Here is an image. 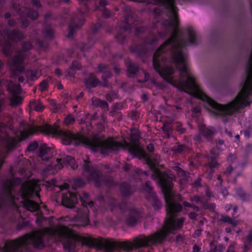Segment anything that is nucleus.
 <instances>
[{"instance_id": "nucleus-1", "label": "nucleus", "mask_w": 252, "mask_h": 252, "mask_svg": "<svg viewBox=\"0 0 252 252\" xmlns=\"http://www.w3.org/2000/svg\"><path fill=\"white\" fill-rule=\"evenodd\" d=\"M159 158L157 157L155 161L151 158L147 159L148 163L151 168H153L155 173L156 178L160 182L162 189L164 194L165 201L167 205V217L162 229L159 232L149 236L141 235L133 240L134 248L145 247L150 244L160 243L165 236L172 230L180 228L184 223V219H176L174 214L182 210V206L175 202L181 200V196L179 194L175 195L171 190L173 184L171 180L175 179L174 175L170 176L166 174H162L156 166L159 162Z\"/></svg>"}, {"instance_id": "nucleus-2", "label": "nucleus", "mask_w": 252, "mask_h": 252, "mask_svg": "<svg viewBox=\"0 0 252 252\" xmlns=\"http://www.w3.org/2000/svg\"><path fill=\"white\" fill-rule=\"evenodd\" d=\"M59 124L60 122L58 121L53 126L46 125L43 126H31L28 130L21 132L20 139L24 140L29 135L40 131L46 134H52L54 136H60L63 143L65 145H70L72 143L75 145L82 144L94 151H100L104 155L111 151H117L123 146L121 144L111 138L106 140H102L96 137L90 139L79 134H73L70 131L62 130L59 127Z\"/></svg>"}, {"instance_id": "nucleus-3", "label": "nucleus", "mask_w": 252, "mask_h": 252, "mask_svg": "<svg viewBox=\"0 0 252 252\" xmlns=\"http://www.w3.org/2000/svg\"><path fill=\"white\" fill-rule=\"evenodd\" d=\"M45 234L63 236L69 238L74 241H79L83 245L88 247H94L97 243L96 239L90 237H83L75 233L67 227L60 225L56 228H45L32 234H27L19 240L7 242L5 244V252H12L20 247L32 243L38 248L43 247L42 237Z\"/></svg>"}, {"instance_id": "nucleus-4", "label": "nucleus", "mask_w": 252, "mask_h": 252, "mask_svg": "<svg viewBox=\"0 0 252 252\" xmlns=\"http://www.w3.org/2000/svg\"><path fill=\"white\" fill-rule=\"evenodd\" d=\"M39 188L36 182L32 181H28L22 185L19 192L24 207L31 212H34L38 209V204L30 199L32 198L34 192L37 196H38L37 192L39 190Z\"/></svg>"}, {"instance_id": "nucleus-5", "label": "nucleus", "mask_w": 252, "mask_h": 252, "mask_svg": "<svg viewBox=\"0 0 252 252\" xmlns=\"http://www.w3.org/2000/svg\"><path fill=\"white\" fill-rule=\"evenodd\" d=\"M80 198L82 202V205L84 206L83 212L78 214L80 221L81 222L80 225L86 226L89 223V211L86 208L88 206L92 208L94 206L92 201L89 200V195L86 192H83L80 196Z\"/></svg>"}, {"instance_id": "nucleus-6", "label": "nucleus", "mask_w": 252, "mask_h": 252, "mask_svg": "<svg viewBox=\"0 0 252 252\" xmlns=\"http://www.w3.org/2000/svg\"><path fill=\"white\" fill-rule=\"evenodd\" d=\"M159 2H163L167 5L171 13V17L168 25L175 27L179 25V21L177 17L176 7L174 5V0H158Z\"/></svg>"}, {"instance_id": "nucleus-7", "label": "nucleus", "mask_w": 252, "mask_h": 252, "mask_svg": "<svg viewBox=\"0 0 252 252\" xmlns=\"http://www.w3.org/2000/svg\"><path fill=\"white\" fill-rule=\"evenodd\" d=\"M125 148H127L131 154L139 158L145 157V153L137 141L133 142L132 140L130 143H125Z\"/></svg>"}, {"instance_id": "nucleus-8", "label": "nucleus", "mask_w": 252, "mask_h": 252, "mask_svg": "<svg viewBox=\"0 0 252 252\" xmlns=\"http://www.w3.org/2000/svg\"><path fill=\"white\" fill-rule=\"evenodd\" d=\"M77 202L76 195L71 192H67L63 194L62 198V204L68 208H73L74 205Z\"/></svg>"}, {"instance_id": "nucleus-9", "label": "nucleus", "mask_w": 252, "mask_h": 252, "mask_svg": "<svg viewBox=\"0 0 252 252\" xmlns=\"http://www.w3.org/2000/svg\"><path fill=\"white\" fill-rule=\"evenodd\" d=\"M23 58L22 57H16L11 63H9L14 73L21 71L23 69L22 63Z\"/></svg>"}, {"instance_id": "nucleus-10", "label": "nucleus", "mask_w": 252, "mask_h": 252, "mask_svg": "<svg viewBox=\"0 0 252 252\" xmlns=\"http://www.w3.org/2000/svg\"><path fill=\"white\" fill-rule=\"evenodd\" d=\"M117 244V242L108 240H105L101 243L105 252H113L115 250H118Z\"/></svg>"}, {"instance_id": "nucleus-11", "label": "nucleus", "mask_w": 252, "mask_h": 252, "mask_svg": "<svg viewBox=\"0 0 252 252\" xmlns=\"http://www.w3.org/2000/svg\"><path fill=\"white\" fill-rule=\"evenodd\" d=\"M39 156L42 160H46L52 156V154L49 148L43 146L39 149Z\"/></svg>"}, {"instance_id": "nucleus-12", "label": "nucleus", "mask_w": 252, "mask_h": 252, "mask_svg": "<svg viewBox=\"0 0 252 252\" xmlns=\"http://www.w3.org/2000/svg\"><path fill=\"white\" fill-rule=\"evenodd\" d=\"M99 84V80L94 74H91L86 81V86L88 89L95 87Z\"/></svg>"}, {"instance_id": "nucleus-13", "label": "nucleus", "mask_w": 252, "mask_h": 252, "mask_svg": "<svg viewBox=\"0 0 252 252\" xmlns=\"http://www.w3.org/2000/svg\"><path fill=\"white\" fill-rule=\"evenodd\" d=\"M118 250L130 251L134 248L133 242H117Z\"/></svg>"}, {"instance_id": "nucleus-14", "label": "nucleus", "mask_w": 252, "mask_h": 252, "mask_svg": "<svg viewBox=\"0 0 252 252\" xmlns=\"http://www.w3.org/2000/svg\"><path fill=\"white\" fill-rule=\"evenodd\" d=\"M200 130L203 135L206 138L211 137L215 133V129L213 127H208L205 126H202L200 128Z\"/></svg>"}, {"instance_id": "nucleus-15", "label": "nucleus", "mask_w": 252, "mask_h": 252, "mask_svg": "<svg viewBox=\"0 0 252 252\" xmlns=\"http://www.w3.org/2000/svg\"><path fill=\"white\" fill-rule=\"evenodd\" d=\"M53 218H50L48 219L43 218L42 217H39L36 220V222L38 225H46L48 224L51 226L53 224Z\"/></svg>"}, {"instance_id": "nucleus-16", "label": "nucleus", "mask_w": 252, "mask_h": 252, "mask_svg": "<svg viewBox=\"0 0 252 252\" xmlns=\"http://www.w3.org/2000/svg\"><path fill=\"white\" fill-rule=\"evenodd\" d=\"M127 67L128 75L130 77H133V75L138 70L137 66L132 63H130L129 64H127Z\"/></svg>"}, {"instance_id": "nucleus-17", "label": "nucleus", "mask_w": 252, "mask_h": 252, "mask_svg": "<svg viewBox=\"0 0 252 252\" xmlns=\"http://www.w3.org/2000/svg\"><path fill=\"white\" fill-rule=\"evenodd\" d=\"M20 180L19 179H16L15 181H8L6 185H5V188H6V190H7L8 192H7V198L8 199H12V197L11 196L10 193L9 192V189H10V188L14 186V185H15L16 183H20Z\"/></svg>"}, {"instance_id": "nucleus-18", "label": "nucleus", "mask_w": 252, "mask_h": 252, "mask_svg": "<svg viewBox=\"0 0 252 252\" xmlns=\"http://www.w3.org/2000/svg\"><path fill=\"white\" fill-rule=\"evenodd\" d=\"M30 105L37 111H41L44 109V107L40 101H32L30 103Z\"/></svg>"}, {"instance_id": "nucleus-19", "label": "nucleus", "mask_w": 252, "mask_h": 252, "mask_svg": "<svg viewBox=\"0 0 252 252\" xmlns=\"http://www.w3.org/2000/svg\"><path fill=\"white\" fill-rule=\"evenodd\" d=\"M62 159L61 158H57L56 159V164L53 165V168L51 169H49L48 170H52V173H54L57 172L58 170L61 169L63 167V162H61Z\"/></svg>"}, {"instance_id": "nucleus-20", "label": "nucleus", "mask_w": 252, "mask_h": 252, "mask_svg": "<svg viewBox=\"0 0 252 252\" xmlns=\"http://www.w3.org/2000/svg\"><path fill=\"white\" fill-rule=\"evenodd\" d=\"M22 98L19 96L13 95L11 98V104L12 105L16 106L21 103Z\"/></svg>"}, {"instance_id": "nucleus-21", "label": "nucleus", "mask_w": 252, "mask_h": 252, "mask_svg": "<svg viewBox=\"0 0 252 252\" xmlns=\"http://www.w3.org/2000/svg\"><path fill=\"white\" fill-rule=\"evenodd\" d=\"M173 169L177 173L178 176L182 178L183 180L185 181L187 179L186 173L180 167L175 166Z\"/></svg>"}, {"instance_id": "nucleus-22", "label": "nucleus", "mask_w": 252, "mask_h": 252, "mask_svg": "<svg viewBox=\"0 0 252 252\" xmlns=\"http://www.w3.org/2000/svg\"><path fill=\"white\" fill-rule=\"evenodd\" d=\"M9 90L15 93H20L21 91L20 87L19 85H15L13 83H10L8 85Z\"/></svg>"}, {"instance_id": "nucleus-23", "label": "nucleus", "mask_w": 252, "mask_h": 252, "mask_svg": "<svg viewBox=\"0 0 252 252\" xmlns=\"http://www.w3.org/2000/svg\"><path fill=\"white\" fill-rule=\"evenodd\" d=\"M92 104L93 105L95 106H105L107 105V104L105 101L95 98H93L92 99Z\"/></svg>"}, {"instance_id": "nucleus-24", "label": "nucleus", "mask_w": 252, "mask_h": 252, "mask_svg": "<svg viewBox=\"0 0 252 252\" xmlns=\"http://www.w3.org/2000/svg\"><path fill=\"white\" fill-rule=\"evenodd\" d=\"M189 34V41L190 43L191 44H196L197 43L196 40L197 37L196 34L195 33V32L192 30H190Z\"/></svg>"}, {"instance_id": "nucleus-25", "label": "nucleus", "mask_w": 252, "mask_h": 252, "mask_svg": "<svg viewBox=\"0 0 252 252\" xmlns=\"http://www.w3.org/2000/svg\"><path fill=\"white\" fill-rule=\"evenodd\" d=\"M66 160L72 168L76 169L77 168V165L73 158L71 157H67Z\"/></svg>"}, {"instance_id": "nucleus-26", "label": "nucleus", "mask_w": 252, "mask_h": 252, "mask_svg": "<svg viewBox=\"0 0 252 252\" xmlns=\"http://www.w3.org/2000/svg\"><path fill=\"white\" fill-rule=\"evenodd\" d=\"M75 122V118L71 115H68L64 119V123L66 125H69Z\"/></svg>"}, {"instance_id": "nucleus-27", "label": "nucleus", "mask_w": 252, "mask_h": 252, "mask_svg": "<svg viewBox=\"0 0 252 252\" xmlns=\"http://www.w3.org/2000/svg\"><path fill=\"white\" fill-rule=\"evenodd\" d=\"M112 76V74L109 71H107L106 72H104L102 75V78L104 80V83L103 86L104 87L107 86V83L106 82V80L108 78L111 77Z\"/></svg>"}, {"instance_id": "nucleus-28", "label": "nucleus", "mask_w": 252, "mask_h": 252, "mask_svg": "<svg viewBox=\"0 0 252 252\" xmlns=\"http://www.w3.org/2000/svg\"><path fill=\"white\" fill-rule=\"evenodd\" d=\"M27 78L29 80L33 81L37 78L36 74L32 71H29L27 73Z\"/></svg>"}, {"instance_id": "nucleus-29", "label": "nucleus", "mask_w": 252, "mask_h": 252, "mask_svg": "<svg viewBox=\"0 0 252 252\" xmlns=\"http://www.w3.org/2000/svg\"><path fill=\"white\" fill-rule=\"evenodd\" d=\"M28 14L33 20L36 19L38 17V13L35 10H30Z\"/></svg>"}, {"instance_id": "nucleus-30", "label": "nucleus", "mask_w": 252, "mask_h": 252, "mask_svg": "<svg viewBox=\"0 0 252 252\" xmlns=\"http://www.w3.org/2000/svg\"><path fill=\"white\" fill-rule=\"evenodd\" d=\"M99 178V173L98 171H94L91 173V180L94 182H96Z\"/></svg>"}, {"instance_id": "nucleus-31", "label": "nucleus", "mask_w": 252, "mask_h": 252, "mask_svg": "<svg viewBox=\"0 0 252 252\" xmlns=\"http://www.w3.org/2000/svg\"><path fill=\"white\" fill-rule=\"evenodd\" d=\"M38 147V144L36 142H33L31 143L28 147V150L29 151H32L35 150Z\"/></svg>"}, {"instance_id": "nucleus-32", "label": "nucleus", "mask_w": 252, "mask_h": 252, "mask_svg": "<svg viewBox=\"0 0 252 252\" xmlns=\"http://www.w3.org/2000/svg\"><path fill=\"white\" fill-rule=\"evenodd\" d=\"M151 201L154 203L153 205L155 206H157V208H159L161 206L160 202H159V201L157 199V198H156L155 197H153L152 198V200Z\"/></svg>"}, {"instance_id": "nucleus-33", "label": "nucleus", "mask_w": 252, "mask_h": 252, "mask_svg": "<svg viewBox=\"0 0 252 252\" xmlns=\"http://www.w3.org/2000/svg\"><path fill=\"white\" fill-rule=\"evenodd\" d=\"M98 71L99 72H106L107 70V66L105 64H99L98 66Z\"/></svg>"}, {"instance_id": "nucleus-34", "label": "nucleus", "mask_w": 252, "mask_h": 252, "mask_svg": "<svg viewBox=\"0 0 252 252\" xmlns=\"http://www.w3.org/2000/svg\"><path fill=\"white\" fill-rule=\"evenodd\" d=\"M221 220L223 222H228L229 223H233V220L227 216H222L221 219Z\"/></svg>"}, {"instance_id": "nucleus-35", "label": "nucleus", "mask_w": 252, "mask_h": 252, "mask_svg": "<svg viewBox=\"0 0 252 252\" xmlns=\"http://www.w3.org/2000/svg\"><path fill=\"white\" fill-rule=\"evenodd\" d=\"M49 101L50 104H51L52 105H53L54 106H56V108H55V109L54 110V111L55 112H57L58 109L60 108V105H57L56 104V102L55 101V100H53V99L49 100Z\"/></svg>"}, {"instance_id": "nucleus-36", "label": "nucleus", "mask_w": 252, "mask_h": 252, "mask_svg": "<svg viewBox=\"0 0 252 252\" xmlns=\"http://www.w3.org/2000/svg\"><path fill=\"white\" fill-rule=\"evenodd\" d=\"M10 39L15 41L20 40V37L18 33H14L12 35H10Z\"/></svg>"}, {"instance_id": "nucleus-37", "label": "nucleus", "mask_w": 252, "mask_h": 252, "mask_svg": "<svg viewBox=\"0 0 252 252\" xmlns=\"http://www.w3.org/2000/svg\"><path fill=\"white\" fill-rule=\"evenodd\" d=\"M219 163L215 159L211 158V162L209 163V166L211 168L212 167H217L219 166Z\"/></svg>"}, {"instance_id": "nucleus-38", "label": "nucleus", "mask_w": 252, "mask_h": 252, "mask_svg": "<svg viewBox=\"0 0 252 252\" xmlns=\"http://www.w3.org/2000/svg\"><path fill=\"white\" fill-rule=\"evenodd\" d=\"M47 86H48L47 82L45 81L42 82L40 84V85H39L40 89H41V90L42 91H44L45 90H46L47 89Z\"/></svg>"}, {"instance_id": "nucleus-39", "label": "nucleus", "mask_w": 252, "mask_h": 252, "mask_svg": "<svg viewBox=\"0 0 252 252\" xmlns=\"http://www.w3.org/2000/svg\"><path fill=\"white\" fill-rule=\"evenodd\" d=\"M74 247V244H71L70 246H69V242H67L64 245V249L67 250L69 252H70L71 250L72 249H73Z\"/></svg>"}, {"instance_id": "nucleus-40", "label": "nucleus", "mask_w": 252, "mask_h": 252, "mask_svg": "<svg viewBox=\"0 0 252 252\" xmlns=\"http://www.w3.org/2000/svg\"><path fill=\"white\" fill-rule=\"evenodd\" d=\"M247 240L248 243H252V231H250L247 237Z\"/></svg>"}, {"instance_id": "nucleus-41", "label": "nucleus", "mask_w": 252, "mask_h": 252, "mask_svg": "<svg viewBox=\"0 0 252 252\" xmlns=\"http://www.w3.org/2000/svg\"><path fill=\"white\" fill-rule=\"evenodd\" d=\"M184 205L185 207H191L192 208H193L194 209H196L197 211L198 210V207L197 206H193V205H190L189 204V203H188V202H184Z\"/></svg>"}, {"instance_id": "nucleus-42", "label": "nucleus", "mask_w": 252, "mask_h": 252, "mask_svg": "<svg viewBox=\"0 0 252 252\" xmlns=\"http://www.w3.org/2000/svg\"><path fill=\"white\" fill-rule=\"evenodd\" d=\"M23 48L25 50H29L32 48V45L30 43H26L23 45Z\"/></svg>"}, {"instance_id": "nucleus-43", "label": "nucleus", "mask_w": 252, "mask_h": 252, "mask_svg": "<svg viewBox=\"0 0 252 252\" xmlns=\"http://www.w3.org/2000/svg\"><path fill=\"white\" fill-rule=\"evenodd\" d=\"M72 68L73 69H79V63H77V62L73 63Z\"/></svg>"}, {"instance_id": "nucleus-44", "label": "nucleus", "mask_w": 252, "mask_h": 252, "mask_svg": "<svg viewBox=\"0 0 252 252\" xmlns=\"http://www.w3.org/2000/svg\"><path fill=\"white\" fill-rule=\"evenodd\" d=\"M147 149L149 152H153L154 150V148L153 145L152 144H149L147 146Z\"/></svg>"}, {"instance_id": "nucleus-45", "label": "nucleus", "mask_w": 252, "mask_h": 252, "mask_svg": "<svg viewBox=\"0 0 252 252\" xmlns=\"http://www.w3.org/2000/svg\"><path fill=\"white\" fill-rule=\"evenodd\" d=\"M142 73L145 76V79L144 81H142L141 82H144L147 81L149 79V74H147L144 70H142Z\"/></svg>"}, {"instance_id": "nucleus-46", "label": "nucleus", "mask_w": 252, "mask_h": 252, "mask_svg": "<svg viewBox=\"0 0 252 252\" xmlns=\"http://www.w3.org/2000/svg\"><path fill=\"white\" fill-rule=\"evenodd\" d=\"M197 216V214L195 213H190L189 214V217L191 219H194Z\"/></svg>"}, {"instance_id": "nucleus-47", "label": "nucleus", "mask_w": 252, "mask_h": 252, "mask_svg": "<svg viewBox=\"0 0 252 252\" xmlns=\"http://www.w3.org/2000/svg\"><path fill=\"white\" fill-rule=\"evenodd\" d=\"M32 4L36 6H40V2L38 0H32Z\"/></svg>"}, {"instance_id": "nucleus-48", "label": "nucleus", "mask_w": 252, "mask_h": 252, "mask_svg": "<svg viewBox=\"0 0 252 252\" xmlns=\"http://www.w3.org/2000/svg\"><path fill=\"white\" fill-rule=\"evenodd\" d=\"M146 188H147V189L148 190H151L152 189V187H151V186L150 185V182H146Z\"/></svg>"}, {"instance_id": "nucleus-49", "label": "nucleus", "mask_w": 252, "mask_h": 252, "mask_svg": "<svg viewBox=\"0 0 252 252\" xmlns=\"http://www.w3.org/2000/svg\"><path fill=\"white\" fill-rule=\"evenodd\" d=\"M68 185L67 184H64L63 185V186H61L60 187V188L61 190H63L64 189H67L68 188Z\"/></svg>"}, {"instance_id": "nucleus-50", "label": "nucleus", "mask_w": 252, "mask_h": 252, "mask_svg": "<svg viewBox=\"0 0 252 252\" xmlns=\"http://www.w3.org/2000/svg\"><path fill=\"white\" fill-rule=\"evenodd\" d=\"M200 233H201L200 230H197L195 231V232L194 234V237H196L199 236L200 235Z\"/></svg>"}, {"instance_id": "nucleus-51", "label": "nucleus", "mask_w": 252, "mask_h": 252, "mask_svg": "<svg viewBox=\"0 0 252 252\" xmlns=\"http://www.w3.org/2000/svg\"><path fill=\"white\" fill-rule=\"evenodd\" d=\"M199 251V249L197 245H194L193 248V252H198Z\"/></svg>"}, {"instance_id": "nucleus-52", "label": "nucleus", "mask_w": 252, "mask_h": 252, "mask_svg": "<svg viewBox=\"0 0 252 252\" xmlns=\"http://www.w3.org/2000/svg\"><path fill=\"white\" fill-rule=\"evenodd\" d=\"M81 182V181H80V180L76 181V183H75L76 185L78 187L81 186L82 185V184L80 183Z\"/></svg>"}, {"instance_id": "nucleus-53", "label": "nucleus", "mask_w": 252, "mask_h": 252, "mask_svg": "<svg viewBox=\"0 0 252 252\" xmlns=\"http://www.w3.org/2000/svg\"><path fill=\"white\" fill-rule=\"evenodd\" d=\"M114 70L116 73H119L120 71V68L118 66H115Z\"/></svg>"}, {"instance_id": "nucleus-54", "label": "nucleus", "mask_w": 252, "mask_h": 252, "mask_svg": "<svg viewBox=\"0 0 252 252\" xmlns=\"http://www.w3.org/2000/svg\"><path fill=\"white\" fill-rule=\"evenodd\" d=\"M55 73L59 76L61 75V71L59 69H56Z\"/></svg>"}, {"instance_id": "nucleus-55", "label": "nucleus", "mask_w": 252, "mask_h": 252, "mask_svg": "<svg viewBox=\"0 0 252 252\" xmlns=\"http://www.w3.org/2000/svg\"><path fill=\"white\" fill-rule=\"evenodd\" d=\"M18 80L20 82H23L24 81V78L23 77H20L19 78Z\"/></svg>"}, {"instance_id": "nucleus-56", "label": "nucleus", "mask_w": 252, "mask_h": 252, "mask_svg": "<svg viewBox=\"0 0 252 252\" xmlns=\"http://www.w3.org/2000/svg\"><path fill=\"white\" fill-rule=\"evenodd\" d=\"M10 16V14L8 13L5 14V17L6 18H9Z\"/></svg>"}, {"instance_id": "nucleus-57", "label": "nucleus", "mask_w": 252, "mask_h": 252, "mask_svg": "<svg viewBox=\"0 0 252 252\" xmlns=\"http://www.w3.org/2000/svg\"><path fill=\"white\" fill-rule=\"evenodd\" d=\"M233 226H236L237 225V223L235 221L233 220V223H231Z\"/></svg>"}, {"instance_id": "nucleus-58", "label": "nucleus", "mask_w": 252, "mask_h": 252, "mask_svg": "<svg viewBox=\"0 0 252 252\" xmlns=\"http://www.w3.org/2000/svg\"><path fill=\"white\" fill-rule=\"evenodd\" d=\"M88 159H89V158H88L87 157H86V158L84 159V161H85V162H88Z\"/></svg>"}, {"instance_id": "nucleus-59", "label": "nucleus", "mask_w": 252, "mask_h": 252, "mask_svg": "<svg viewBox=\"0 0 252 252\" xmlns=\"http://www.w3.org/2000/svg\"><path fill=\"white\" fill-rule=\"evenodd\" d=\"M143 98H144L145 100H146V99H147V96H146V94H145L143 95Z\"/></svg>"}, {"instance_id": "nucleus-60", "label": "nucleus", "mask_w": 252, "mask_h": 252, "mask_svg": "<svg viewBox=\"0 0 252 252\" xmlns=\"http://www.w3.org/2000/svg\"><path fill=\"white\" fill-rule=\"evenodd\" d=\"M23 26H24V27H27L28 26V23H23L22 24Z\"/></svg>"}, {"instance_id": "nucleus-61", "label": "nucleus", "mask_w": 252, "mask_h": 252, "mask_svg": "<svg viewBox=\"0 0 252 252\" xmlns=\"http://www.w3.org/2000/svg\"><path fill=\"white\" fill-rule=\"evenodd\" d=\"M88 128L89 129L90 128H91L92 127V126L90 124V123H88Z\"/></svg>"}, {"instance_id": "nucleus-62", "label": "nucleus", "mask_w": 252, "mask_h": 252, "mask_svg": "<svg viewBox=\"0 0 252 252\" xmlns=\"http://www.w3.org/2000/svg\"><path fill=\"white\" fill-rule=\"evenodd\" d=\"M2 202H3V200H0V207L2 206Z\"/></svg>"}, {"instance_id": "nucleus-63", "label": "nucleus", "mask_w": 252, "mask_h": 252, "mask_svg": "<svg viewBox=\"0 0 252 252\" xmlns=\"http://www.w3.org/2000/svg\"><path fill=\"white\" fill-rule=\"evenodd\" d=\"M236 138L239 140L240 139V136L239 135H237L236 136Z\"/></svg>"}, {"instance_id": "nucleus-64", "label": "nucleus", "mask_w": 252, "mask_h": 252, "mask_svg": "<svg viewBox=\"0 0 252 252\" xmlns=\"http://www.w3.org/2000/svg\"><path fill=\"white\" fill-rule=\"evenodd\" d=\"M220 142V144H223V141H222V140L220 141V142Z\"/></svg>"}]
</instances>
